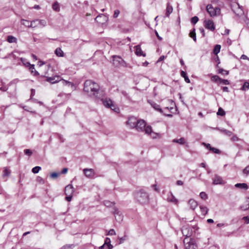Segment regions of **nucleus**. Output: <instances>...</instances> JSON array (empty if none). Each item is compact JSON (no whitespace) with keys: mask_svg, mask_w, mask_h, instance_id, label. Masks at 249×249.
Returning <instances> with one entry per match:
<instances>
[{"mask_svg":"<svg viewBox=\"0 0 249 249\" xmlns=\"http://www.w3.org/2000/svg\"><path fill=\"white\" fill-rule=\"evenodd\" d=\"M223 131L224 132L225 134L229 136H231L232 134L231 131L226 129L223 130Z\"/></svg>","mask_w":249,"mask_h":249,"instance_id":"56","label":"nucleus"},{"mask_svg":"<svg viewBox=\"0 0 249 249\" xmlns=\"http://www.w3.org/2000/svg\"><path fill=\"white\" fill-rule=\"evenodd\" d=\"M138 120L137 118L134 116H131L128 118V119L126 123V124L130 127V128H133L135 127Z\"/></svg>","mask_w":249,"mask_h":249,"instance_id":"8","label":"nucleus"},{"mask_svg":"<svg viewBox=\"0 0 249 249\" xmlns=\"http://www.w3.org/2000/svg\"><path fill=\"white\" fill-rule=\"evenodd\" d=\"M232 10L233 12V13L235 14V15L238 17H241L244 14L243 10L240 7V6L238 4H237V9H232Z\"/></svg>","mask_w":249,"mask_h":249,"instance_id":"13","label":"nucleus"},{"mask_svg":"<svg viewBox=\"0 0 249 249\" xmlns=\"http://www.w3.org/2000/svg\"><path fill=\"white\" fill-rule=\"evenodd\" d=\"M165 58V56L164 55H161L159 59L157 61V63L160 62L162 61Z\"/></svg>","mask_w":249,"mask_h":249,"instance_id":"62","label":"nucleus"},{"mask_svg":"<svg viewBox=\"0 0 249 249\" xmlns=\"http://www.w3.org/2000/svg\"><path fill=\"white\" fill-rule=\"evenodd\" d=\"M210 151H212L213 153H215V154H219L220 153V151L216 148H214V147H212V148H211Z\"/></svg>","mask_w":249,"mask_h":249,"instance_id":"47","label":"nucleus"},{"mask_svg":"<svg viewBox=\"0 0 249 249\" xmlns=\"http://www.w3.org/2000/svg\"><path fill=\"white\" fill-rule=\"evenodd\" d=\"M218 73H223V74L228 75L229 74V71L225 70L222 68H220L218 70Z\"/></svg>","mask_w":249,"mask_h":249,"instance_id":"44","label":"nucleus"},{"mask_svg":"<svg viewBox=\"0 0 249 249\" xmlns=\"http://www.w3.org/2000/svg\"><path fill=\"white\" fill-rule=\"evenodd\" d=\"M23 108L25 110V111H29V112H30L31 113H35V114H36V112L35 111H30L29 110V109H28L27 108V107L26 106H24L23 107Z\"/></svg>","mask_w":249,"mask_h":249,"instance_id":"59","label":"nucleus"},{"mask_svg":"<svg viewBox=\"0 0 249 249\" xmlns=\"http://www.w3.org/2000/svg\"><path fill=\"white\" fill-rule=\"evenodd\" d=\"M243 174L246 176L249 175V165L246 167V168L243 171Z\"/></svg>","mask_w":249,"mask_h":249,"instance_id":"48","label":"nucleus"},{"mask_svg":"<svg viewBox=\"0 0 249 249\" xmlns=\"http://www.w3.org/2000/svg\"><path fill=\"white\" fill-rule=\"evenodd\" d=\"M29 69L32 73L34 76L39 75V73L37 71L35 68V65H32L29 68Z\"/></svg>","mask_w":249,"mask_h":249,"instance_id":"23","label":"nucleus"},{"mask_svg":"<svg viewBox=\"0 0 249 249\" xmlns=\"http://www.w3.org/2000/svg\"><path fill=\"white\" fill-rule=\"evenodd\" d=\"M180 75L182 77H183L184 78V80L186 83H190V80L185 71H181L180 72Z\"/></svg>","mask_w":249,"mask_h":249,"instance_id":"21","label":"nucleus"},{"mask_svg":"<svg viewBox=\"0 0 249 249\" xmlns=\"http://www.w3.org/2000/svg\"><path fill=\"white\" fill-rule=\"evenodd\" d=\"M213 183L214 185L224 184L225 182L223 181L221 177L215 175L213 178Z\"/></svg>","mask_w":249,"mask_h":249,"instance_id":"11","label":"nucleus"},{"mask_svg":"<svg viewBox=\"0 0 249 249\" xmlns=\"http://www.w3.org/2000/svg\"><path fill=\"white\" fill-rule=\"evenodd\" d=\"M146 126V123L144 120H138L135 128L138 131H143V129Z\"/></svg>","mask_w":249,"mask_h":249,"instance_id":"10","label":"nucleus"},{"mask_svg":"<svg viewBox=\"0 0 249 249\" xmlns=\"http://www.w3.org/2000/svg\"><path fill=\"white\" fill-rule=\"evenodd\" d=\"M52 8L53 10L57 12L60 10L59 4L57 1L53 3L52 6Z\"/></svg>","mask_w":249,"mask_h":249,"instance_id":"31","label":"nucleus"},{"mask_svg":"<svg viewBox=\"0 0 249 249\" xmlns=\"http://www.w3.org/2000/svg\"><path fill=\"white\" fill-rule=\"evenodd\" d=\"M143 131L145 132V134L151 135L152 134L153 131L151 126H145V128L143 129Z\"/></svg>","mask_w":249,"mask_h":249,"instance_id":"25","label":"nucleus"},{"mask_svg":"<svg viewBox=\"0 0 249 249\" xmlns=\"http://www.w3.org/2000/svg\"><path fill=\"white\" fill-rule=\"evenodd\" d=\"M37 21L38 22L39 26H40L42 27H45L46 24L47 22L45 20L43 19H37Z\"/></svg>","mask_w":249,"mask_h":249,"instance_id":"35","label":"nucleus"},{"mask_svg":"<svg viewBox=\"0 0 249 249\" xmlns=\"http://www.w3.org/2000/svg\"><path fill=\"white\" fill-rule=\"evenodd\" d=\"M21 23L27 27L31 28V22L29 20L22 19L21 20Z\"/></svg>","mask_w":249,"mask_h":249,"instance_id":"26","label":"nucleus"},{"mask_svg":"<svg viewBox=\"0 0 249 249\" xmlns=\"http://www.w3.org/2000/svg\"><path fill=\"white\" fill-rule=\"evenodd\" d=\"M176 184L178 185H182L183 184V182L181 180H178L176 182Z\"/></svg>","mask_w":249,"mask_h":249,"instance_id":"63","label":"nucleus"},{"mask_svg":"<svg viewBox=\"0 0 249 249\" xmlns=\"http://www.w3.org/2000/svg\"><path fill=\"white\" fill-rule=\"evenodd\" d=\"M235 187H236V188L243 189H245V190H247L248 189V186L245 183H236L235 185Z\"/></svg>","mask_w":249,"mask_h":249,"instance_id":"20","label":"nucleus"},{"mask_svg":"<svg viewBox=\"0 0 249 249\" xmlns=\"http://www.w3.org/2000/svg\"><path fill=\"white\" fill-rule=\"evenodd\" d=\"M59 175H60V173H56V172H53V173H52L50 175V176H51V177L52 178H57Z\"/></svg>","mask_w":249,"mask_h":249,"instance_id":"54","label":"nucleus"},{"mask_svg":"<svg viewBox=\"0 0 249 249\" xmlns=\"http://www.w3.org/2000/svg\"><path fill=\"white\" fill-rule=\"evenodd\" d=\"M200 196L203 200H206L208 198V195L204 192H202L200 193Z\"/></svg>","mask_w":249,"mask_h":249,"instance_id":"43","label":"nucleus"},{"mask_svg":"<svg viewBox=\"0 0 249 249\" xmlns=\"http://www.w3.org/2000/svg\"><path fill=\"white\" fill-rule=\"evenodd\" d=\"M68 169L67 168H64L62 169V170L61 171V173H59L60 174H66L68 172Z\"/></svg>","mask_w":249,"mask_h":249,"instance_id":"60","label":"nucleus"},{"mask_svg":"<svg viewBox=\"0 0 249 249\" xmlns=\"http://www.w3.org/2000/svg\"><path fill=\"white\" fill-rule=\"evenodd\" d=\"M182 234L186 236L185 238H189L191 235V231L188 226H183L181 229Z\"/></svg>","mask_w":249,"mask_h":249,"instance_id":"12","label":"nucleus"},{"mask_svg":"<svg viewBox=\"0 0 249 249\" xmlns=\"http://www.w3.org/2000/svg\"><path fill=\"white\" fill-rule=\"evenodd\" d=\"M103 104L106 107L110 108L111 109L114 110L115 112H117L119 109V108L116 107L115 105L113 104L112 100L107 98L105 99H102Z\"/></svg>","mask_w":249,"mask_h":249,"instance_id":"7","label":"nucleus"},{"mask_svg":"<svg viewBox=\"0 0 249 249\" xmlns=\"http://www.w3.org/2000/svg\"><path fill=\"white\" fill-rule=\"evenodd\" d=\"M120 13V12L119 10H118V9L115 10L114 12V14L113 15V17L114 18H117L118 17Z\"/></svg>","mask_w":249,"mask_h":249,"instance_id":"52","label":"nucleus"},{"mask_svg":"<svg viewBox=\"0 0 249 249\" xmlns=\"http://www.w3.org/2000/svg\"><path fill=\"white\" fill-rule=\"evenodd\" d=\"M74 247V244H66L62 246L60 249H72Z\"/></svg>","mask_w":249,"mask_h":249,"instance_id":"33","label":"nucleus"},{"mask_svg":"<svg viewBox=\"0 0 249 249\" xmlns=\"http://www.w3.org/2000/svg\"><path fill=\"white\" fill-rule=\"evenodd\" d=\"M83 90L91 97L101 98L99 85L90 80H87L85 82Z\"/></svg>","mask_w":249,"mask_h":249,"instance_id":"1","label":"nucleus"},{"mask_svg":"<svg viewBox=\"0 0 249 249\" xmlns=\"http://www.w3.org/2000/svg\"><path fill=\"white\" fill-rule=\"evenodd\" d=\"M135 48H136L135 53L137 55L142 56L144 57L146 56V53L142 52L140 45L136 46Z\"/></svg>","mask_w":249,"mask_h":249,"instance_id":"15","label":"nucleus"},{"mask_svg":"<svg viewBox=\"0 0 249 249\" xmlns=\"http://www.w3.org/2000/svg\"><path fill=\"white\" fill-rule=\"evenodd\" d=\"M67 196L66 197L65 199L68 201H71L72 197V195H66Z\"/></svg>","mask_w":249,"mask_h":249,"instance_id":"55","label":"nucleus"},{"mask_svg":"<svg viewBox=\"0 0 249 249\" xmlns=\"http://www.w3.org/2000/svg\"><path fill=\"white\" fill-rule=\"evenodd\" d=\"M219 83H222L224 85H229L230 84L229 81L227 79H222L220 78Z\"/></svg>","mask_w":249,"mask_h":249,"instance_id":"46","label":"nucleus"},{"mask_svg":"<svg viewBox=\"0 0 249 249\" xmlns=\"http://www.w3.org/2000/svg\"><path fill=\"white\" fill-rule=\"evenodd\" d=\"M39 26L37 19H35L31 21V28H36Z\"/></svg>","mask_w":249,"mask_h":249,"instance_id":"30","label":"nucleus"},{"mask_svg":"<svg viewBox=\"0 0 249 249\" xmlns=\"http://www.w3.org/2000/svg\"><path fill=\"white\" fill-rule=\"evenodd\" d=\"M74 192V188L72 185H68L65 189V195H72Z\"/></svg>","mask_w":249,"mask_h":249,"instance_id":"14","label":"nucleus"},{"mask_svg":"<svg viewBox=\"0 0 249 249\" xmlns=\"http://www.w3.org/2000/svg\"><path fill=\"white\" fill-rule=\"evenodd\" d=\"M110 243H111V241H110V238L108 237H106L105 239L104 244L106 245H107L108 246L112 245Z\"/></svg>","mask_w":249,"mask_h":249,"instance_id":"49","label":"nucleus"},{"mask_svg":"<svg viewBox=\"0 0 249 249\" xmlns=\"http://www.w3.org/2000/svg\"><path fill=\"white\" fill-rule=\"evenodd\" d=\"M173 7L170 4L169 2H168L166 5V16L169 17V15L172 13L173 12Z\"/></svg>","mask_w":249,"mask_h":249,"instance_id":"18","label":"nucleus"},{"mask_svg":"<svg viewBox=\"0 0 249 249\" xmlns=\"http://www.w3.org/2000/svg\"><path fill=\"white\" fill-rule=\"evenodd\" d=\"M15 53L19 54V52L18 51H15L12 53L8 54L7 56H6L4 57V58H7L10 57L11 56H12L14 59H16L17 57V56L15 54Z\"/></svg>","mask_w":249,"mask_h":249,"instance_id":"32","label":"nucleus"},{"mask_svg":"<svg viewBox=\"0 0 249 249\" xmlns=\"http://www.w3.org/2000/svg\"><path fill=\"white\" fill-rule=\"evenodd\" d=\"M198 18L197 16H194L191 19V23L194 25L196 24L198 21Z\"/></svg>","mask_w":249,"mask_h":249,"instance_id":"41","label":"nucleus"},{"mask_svg":"<svg viewBox=\"0 0 249 249\" xmlns=\"http://www.w3.org/2000/svg\"><path fill=\"white\" fill-rule=\"evenodd\" d=\"M183 243L185 249H197V245L195 239L191 238H185Z\"/></svg>","mask_w":249,"mask_h":249,"instance_id":"3","label":"nucleus"},{"mask_svg":"<svg viewBox=\"0 0 249 249\" xmlns=\"http://www.w3.org/2000/svg\"><path fill=\"white\" fill-rule=\"evenodd\" d=\"M199 30L202 34V37H204L205 36L204 29L203 28H200Z\"/></svg>","mask_w":249,"mask_h":249,"instance_id":"61","label":"nucleus"},{"mask_svg":"<svg viewBox=\"0 0 249 249\" xmlns=\"http://www.w3.org/2000/svg\"><path fill=\"white\" fill-rule=\"evenodd\" d=\"M220 49H221V46L220 45H218V44L214 46V49L213 50V53L214 54L217 55L219 53V52L220 51Z\"/></svg>","mask_w":249,"mask_h":249,"instance_id":"28","label":"nucleus"},{"mask_svg":"<svg viewBox=\"0 0 249 249\" xmlns=\"http://www.w3.org/2000/svg\"><path fill=\"white\" fill-rule=\"evenodd\" d=\"M136 200L141 205H146L149 201V195L143 190L136 191L134 194Z\"/></svg>","mask_w":249,"mask_h":249,"instance_id":"2","label":"nucleus"},{"mask_svg":"<svg viewBox=\"0 0 249 249\" xmlns=\"http://www.w3.org/2000/svg\"><path fill=\"white\" fill-rule=\"evenodd\" d=\"M249 89V83L248 82H245L243 86L241 88V89L243 90H247Z\"/></svg>","mask_w":249,"mask_h":249,"instance_id":"37","label":"nucleus"},{"mask_svg":"<svg viewBox=\"0 0 249 249\" xmlns=\"http://www.w3.org/2000/svg\"><path fill=\"white\" fill-rule=\"evenodd\" d=\"M242 220H244V222L246 224H249V216H246L242 218Z\"/></svg>","mask_w":249,"mask_h":249,"instance_id":"53","label":"nucleus"},{"mask_svg":"<svg viewBox=\"0 0 249 249\" xmlns=\"http://www.w3.org/2000/svg\"><path fill=\"white\" fill-rule=\"evenodd\" d=\"M189 36L193 38L195 42L196 41V37L195 32V29H194L192 31L190 32L189 34Z\"/></svg>","mask_w":249,"mask_h":249,"instance_id":"29","label":"nucleus"},{"mask_svg":"<svg viewBox=\"0 0 249 249\" xmlns=\"http://www.w3.org/2000/svg\"><path fill=\"white\" fill-rule=\"evenodd\" d=\"M116 234V232L114 229H110L108 233L107 234V235H113Z\"/></svg>","mask_w":249,"mask_h":249,"instance_id":"51","label":"nucleus"},{"mask_svg":"<svg viewBox=\"0 0 249 249\" xmlns=\"http://www.w3.org/2000/svg\"><path fill=\"white\" fill-rule=\"evenodd\" d=\"M45 81L50 83L51 84H55L61 81V78L58 75H55L54 76L52 77H48L45 76H40L38 77V79L40 81H44L43 79H45Z\"/></svg>","mask_w":249,"mask_h":249,"instance_id":"5","label":"nucleus"},{"mask_svg":"<svg viewBox=\"0 0 249 249\" xmlns=\"http://www.w3.org/2000/svg\"><path fill=\"white\" fill-rule=\"evenodd\" d=\"M241 58H242L243 59H247V60H249V58L247 55H246L245 54L242 55Z\"/></svg>","mask_w":249,"mask_h":249,"instance_id":"64","label":"nucleus"},{"mask_svg":"<svg viewBox=\"0 0 249 249\" xmlns=\"http://www.w3.org/2000/svg\"><path fill=\"white\" fill-rule=\"evenodd\" d=\"M20 59L24 66H27V67H28V66L30 67L31 65H32L30 63V62L27 61L26 59H25L24 58H20Z\"/></svg>","mask_w":249,"mask_h":249,"instance_id":"38","label":"nucleus"},{"mask_svg":"<svg viewBox=\"0 0 249 249\" xmlns=\"http://www.w3.org/2000/svg\"><path fill=\"white\" fill-rule=\"evenodd\" d=\"M205 27L211 31L215 30V25L213 20L211 19L205 20L204 21Z\"/></svg>","mask_w":249,"mask_h":249,"instance_id":"9","label":"nucleus"},{"mask_svg":"<svg viewBox=\"0 0 249 249\" xmlns=\"http://www.w3.org/2000/svg\"><path fill=\"white\" fill-rule=\"evenodd\" d=\"M41 168L40 166H36L32 169V171L34 174H37L41 170Z\"/></svg>","mask_w":249,"mask_h":249,"instance_id":"40","label":"nucleus"},{"mask_svg":"<svg viewBox=\"0 0 249 249\" xmlns=\"http://www.w3.org/2000/svg\"><path fill=\"white\" fill-rule=\"evenodd\" d=\"M188 204L190 205V208L192 210H195L197 206V203L194 199H191L188 201Z\"/></svg>","mask_w":249,"mask_h":249,"instance_id":"19","label":"nucleus"},{"mask_svg":"<svg viewBox=\"0 0 249 249\" xmlns=\"http://www.w3.org/2000/svg\"><path fill=\"white\" fill-rule=\"evenodd\" d=\"M10 174V172L7 169H4L3 171V177L8 176Z\"/></svg>","mask_w":249,"mask_h":249,"instance_id":"50","label":"nucleus"},{"mask_svg":"<svg viewBox=\"0 0 249 249\" xmlns=\"http://www.w3.org/2000/svg\"><path fill=\"white\" fill-rule=\"evenodd\" d=\"M83 172L87 177H91L94 175V171L92 169H84Z\"/></svg>","mask_w":249,"mask_h":249,"instance_id":"17","label":"nucleus"},{"mask_svg":"<svg viewBox=\"0 0 249 249\" xmlns=\"http://www.w3.org/2000/svg\"><path fill=\"white\" fill-rule=\"evenodd\" d=\"M24 154L25 155H28V156H31L33 153L32 151L29 149H26L24 150Z\"/></svg>","mask_w":249,"mask_h":249,"instance_id":"45","label":"nucleus"},{"mask_svg":"<svg viewBox=\"0 0 249 249\" xmlns=\"http://www.w3.org/2000/svg\"><path fill=\"white\" fill-rule=\"evenodd\" d=\"M113 247L112 245L108 246L104 244L102 246L99 247V249H112Z\"/></svg>","mask_w":249,"mask_h":249,"instance_id":"39","label":"nucleus"},{"mask_svg":"<svg viewBox=\"0 0 249 249\" xmlns=\"http://www.w3.org/2000/svg\"><path fill=\"white\" fill-rule=\"evenodd\" d=\"M199 207L201 210V212L203 215H206L208 212V209L206 207L203 206H200Z\"/></svg>","mask_w":249,"mask_h":249,"instance_id":"34","label":"nucleus"},{"mask_svg":"<svg viewBox=\"0 0 249 249\" xmlns=\"http://www.w3.org/2000/svg\"><path fill=\"white\" fill-rule=\"evenodd\" d=\"M220 78L217 75H214L211 77L212 81L215 82H219Z\"/></svg>","mask_w":249,"mask_h":249,"instance_id":"42","label":"nucleus"},{"mask_svg":"<svg viewBox=\"0 0 249 249\" xmlns=\"http://www.w3.org/2000/svg\"><path fill=\"white\" fill-rule=\"evenodd\" d=\"M225 111L221 107H219L218 108V111L217 112V115L223 116L225 115Z\"/></svg>","mask_w":249,"mask_h":249,"instance_id":"36","label":"nucleus"},{"mask_svg":"<svg viewBox=\"0 0 249 249\" xmlns=\"http://www.w3.org/2000/svg\"><path fill=\"white\" fill-rule=\"evenodd\" d=\"M66 86L68 87H71L72 88H74V84L71 82L68 81Z\"/></svg>","mask_w":249,"mask_h":249,"instance_id":"57","label":"nucleus"},{"mask_svg":"<svg viewBox=\"0 0 249 249\" xmlns=\"http://www.w3.org/2000/svg\"><path fill=\"white\" fill-rule=\"evenodd\" d=\"M112 63L113 65L117 67H127V63L123 60V59L119 55H113Z\"/></svg>","mask_w":249,"mask_h":249,"instance_id":"4","label":"nucleus"},{"mask_svg":"<svg viewBox=\"0 0 249 249\" xmlns=\"http://www.w3.org/2000/svg\"><path fill=\"white\" fill-rule=\"evenodd\" d=\"M148 102L150 104L151 106L157 111H159L160 113L163 112L162 109L160 108V106L154 102Z\"/></svg>","mask_w":249,"mask_h":249,"instance_id":"16","label":"nucleus"},{"mask_svg":"<svg viewBox=\"0 0 249 249\" xmlns=\"http://www.w3.org/2000/svg\"><path fill=\"white\" fill-rule=\"evenodd\" d=\"M206 10L211 17H215L220 13V9L219 7L214 8L212 4H210L207 5Z\"/></svg>","mask_w":249,"mask_h":249,"instance_id":"6","label":"nucleus"},{"mask_svg":"<svg viewBox=\"0 0 249 249\" xmlns=\"http://www.w3.org/2000/svg\"><path fill=\"white\" fill-rule=\"evenodd\" d=\"M173 142L178 143L180 144H184L186 143L185 140L184 138H181L179 139H174L173 140Z\"/></svg>","mask_w":249,"mask_h":249,"instance_id":"24","label":"nucleus"},{"mask_svg":"<svg viewBox=\"0 0 249 249\" xmlns=\"http://www.w3.org/2000/svg\"><path fill=\"white\" fill-rule=\"evenodd\" d=\"M106 18V17L104 16V15H99V16H98L95 19H96V20L97 22H99V19H100V18Z\"/></svg>","mask_w":249,"mask_h":249,"instance_id":"58","label":"nucleus"},{"mask_svg":"<svg viewBox=\"0 0 249 249\" xmlns=\"http://www.w3.org/2000/svg\"><path fill=\"white\" fill-rule=\"evenodd\" d=\"M55 54L59 57L64 56V53L60 48H57L55 50Z\"/></svg>","mask_w":249,"mask_h":249,"instance_id":"22","label":"nucleus"},{"mask_svg":"<svg viewBox=\"0 0 249 249\" xmlns=\"http://www.w3.org/2000/svg\"><path fill=\"white\" fill-rule=\"evenodd\" d=\"M17 40V38L12 36H7V41L9 43H16Z\"/></svg>","mask_w":249,"mask_h":249,"instance_id":"27","label":"nucleus"}]
</instances>
